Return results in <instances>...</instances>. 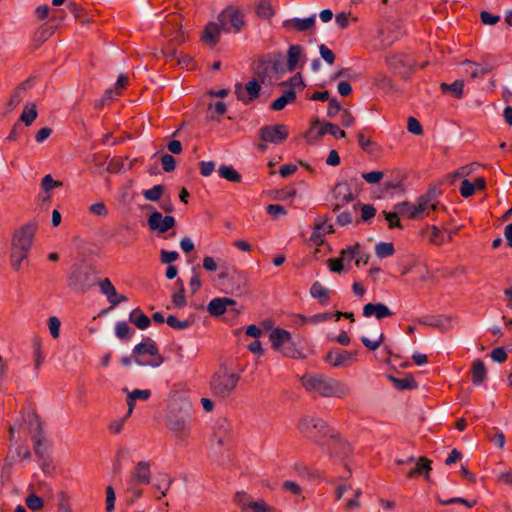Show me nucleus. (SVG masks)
I'll list each match as a JSON object with an SVG mask.
<instances>
[{"instance_id": "48", "label": "nucleus", "mask_w": 512, "mask_h": 512, "mask_svg": "<svg viewBox=\"0 0 512 512\" xmlns=\"http://www.w3.org/2000/svg\"><path fill=\"white\" fill-rule=\"evenodd\" d=\"M115 500H116V496H115V491L113 489L112 486H107L106 487V512H113L114 509H115Z\"/></svg>"}, {"instance_id": "35", "label": "nucleus", "mask_w": 512, "mask_h": 512, "mask_svg": "<svg viewBox=\"0 0 512 512\" xmlns=\"http://www.w3.org/2000/svg\"><path fill=\"white\" fill-rule=\"evenodd\" d=\"M395 253V249L392 243L379 242L375 246V254L378 258L390 257Z\"/></svg>"}, {"instance_id": "10", "label": "nucleus", "mask_w": 512, "mask_h": 512, "mask_svg": "<svg viewBox=\"0 0 512 512\" xmlns=\"http://www.w3.org/2000/svg\"><path fill=\"white\" fill-rule=\"evenodd\" d=\"M151 480L150 463L148 461H139L128 481L129 488L133 490L134 495L140 496L141 491L136 490L137 485H148Z\"/></svg>"}, {"instance_id": "38", "label": "nucleus", "mask_w": 512, "mask_h": 512, "mask_svg": "<svg viewBox=\"0 0 512 512\" xmlns=\"http://www.w3.org/2000/svg\"><path fill=\"white\" fill-rule=\"evenodd\" d=\"M256 13L259 17L268 19L273 16L274 12L268 0H260L256 6Z\"/></svg>"}, {"instance_id": "34", "label": "nucleus", "mask_w": 512, "mask_h": 512, "mask_svg": "<svg viewBox=\"0 0 512 512\" xmlns=\"http://www.w3.org/2000/svg\"><path fill=\"white\" fill-rule=\"evenodd\" d=\"M325 134L332 135L336 138H344L346 135L344 130H341L336 124L333 123H325L321 126L318 135L323 136Z\"/></svg>"}, {"instance_id": "37", "label": "nucleus", "mask_w": 512, "mask_h": 512, "mask_svg": "<svg viewBox=\"0 0 512 512\" xmlns=\"http://www.w3.org/2000/svg\"><path fill=\"white\" fill-rule=\"evenodd\" d=\"M29 251L11 248V265L15 270H19L22 261L28 256Z\"/></svg>"}, {"instance_id": "33", "label": "nucleus", "mask_w": 512, "mask_h": 512, "mask_svg": "<svg viewBox=\"0 0 512 512\" xmlns=\"http://www.w3.org/2000/svg\"><path fill=\"white\" fill-rule=\"evenodd\" d=\"M29 431L33 436L43 435L42 421L36 413H30L28 416Z\"/></svg>"}, {"instance_id": "58", "label": "nucleus", "mask_w": 512, "mask_h": 512, "mask_svg": "<svg viewBox=\"0 0 512 512\" xmlns=\"http://www.w3.org/2000/svg\"><path fill=\"white\" fill-rule=\"evenodd\" d=\"M475 192V186L472 185V183L465 179L461 182V186H460V194L462 197L464 198H468L470 196H472Z\"/></svg>"}, {"instance_id": "9", "label": "nucleus", "mask_w": 512, "mask_h": 512, "mask_svg": "<svg viewBox=\"0 0 512 512\" xmlns=\"http://www.w3.org/2000/svg\"><path fill=\"white\" fill-rule=\"evenodd\" d=\"M68 286L77 293H85L91 286L90 272L81 265H75L67 278Z\"/></svg>"}, {"instance_id": "12", "label": "nucleus", "mask_w": 512, "mask_h": 512, "mask_svg": "<svg viewBox=\"0 0 512 512\" xmlns=\"http://www.w3.org/2000/svg\"><path fill=\"white\" fill-rule=\"evenodd\" d=\"M147 223L152 231H157L158 233L163 234L173 228L176 221L173 216H163L159 211H154L148 217Z\"/></svg>"}, {"instance_id": "31", "label": "nucleus", "mask_w": 512, "mask_h": 512, "mask_svg": "<svg viewBox=\"0 0 512 512\" xmlns=\"http://www.w3.org/2000/svg\"><path fill=\"white\" fill-rule=\"evenodd\" d=\"M435 205L430 203L427 199H420L418 204L414 206L412 212H411V218H419L422 216L423 213H426V215H429V210H434Z\"/></svg>"}, {"instance_id": "23", "label": "nucleus", "mask_w": 512, "mask_h": 512, "mask_svg": "<svg viewBox=\"0 0 512 512\" xmlns=\"http://www.w3.org/2000/svg\"><path fill=\"white\" fill-rule=\"evenodd\" d=\"M315 24V16L300 19L293 18L283 22L285 28L294 27L297 31H307L313 28Z\"/></svg>"}, {"instance_id": "46", "label": "nucleus", "mask_w": 512, "mask_h": 512, "mask_svg": "<svg viewBox=\"0 0 512 512\" xmlns=\"http://www.w3.org/2000/svg\"><path fill=\"white\" fill-rule=\"evenodd\" d=\"M127 419L128 418L126 416H123L122 418L111 421L108 425L109 432L115 435L120 434Z\"/></svg>"}, {"instance_id": "51", "label": "nucleus", "mask_w": 512, "mask_h": 512, "mask_svg": "<svg viewBox=\"0 0 512 512\" xmlns=\"http://www.w3.org/2000/svg\"><path fill=\"white\" fill-rule=\"evenodd\" d=\"M61 185H62V183L60 181L54 180L50 174L45 175L41 181V187L46 192H48L56 187H59Z\"/></svg>"}, {"instance_id": "16", "label": "nucleus", "mask_w": 512, "mask_h": 512, "mask_svg": "<svg viewBox=\"0 0 512 512\" xmlns=\"http://www.w3.org/2000/svg\"><path fill=\"white\" fill-rule=\"evenodd\" d=\"M356 351L341 350L339 348L332 349L326 356V361L333 367L344 366L348 362H352L356 359Z\"/></svg>"}, {"instance_id": "21", "label": "nucleus", "mask_w": 512, "mask_h": 512, "mask_svg": "<svg viewBox=\"0 0 512 512\" xmlns=\"http://www.w3.org/2000/svg\"><path fill=\"white\" fill-rule=\"evenodd\" d=\"M430 470L431 461L428 460L426 457H420L415 463L414 467H412L406 472V476L408 478H415L421 474H424L425 477H428Z\"/></svg>"}, {"instance_id": "7", "label": "nucleus", "mask_w": 512, "mask_h": 512, "mask_svg": "<svg viewBox=\"0 0 512 512\" xmlns=\"http://www.w3.org/2000/svg\"><path fill=\"white\" fill-rule=\"evenodd\" d=\"M360 185L361 182L357 177H352L344 182L336 184L333 188V197L336 200L333 211H338L344 205L354 201L356 195L354 194L353 189L357 190Z\"/></svg>"}, {"instance_id": "18", "label": "nucleus", "mask_w": 512, "mask_h": 512, "mask_svg": "<svg viewBox=\"0 0 512 512\" xmlns=\"http://www.w3.org/2000/svg\"><path fill=\"white\" fill-rule=\"evenodd\" d=\"M385 62L394 71H401L403 68L411 69L414 66V59L405 53L389 55L385 58Z\"/></svg>"}, {"instance_id": "43", "label": "nucleus", "mask_w": 512, "mask_h": 512, "mask_svg": "<svg viewBox=\"0 0 512 512\" xmlns=\"http://www.w3.org/2000/svg\"><path fill=\"white\" fill-rule=\"evenodd\" d=\"M384 339H385V336L384 334L381 332L379 335H378V338L376 340H370L368 337L366 336H362L361 337V342L363 343V345L370 351H375L377 350L380 345L384 342Z\"/></svg>"}, {"instance_id": "57", "label": "nucleus", "mask_w": 512, "mask_h": 512, "mask_svg": "<svg viewBox=\"0 0 512 512\" xmlns=\"http://www.w3.org/2000/svg\"><path fill=\"white\" fill-rule=\"evenodd\" d=\"M407 129L410 133L414 134V135H422L423 134V128H422V125L420 124V122L414 118V117H409L408 118V125H407Z\"/></svg>"}, {"instance_id": "5", "label": "nucleus", "mask_w": 512, "mask_h": 512, "mask_svg": "<svg viewBox=\"0 0 512 512\" xmlns=\"http://www.w3.org/2000/svg\"><path fill=\"white\" fill-rule=\"evenodd\" d=\"M132 358L140 366L159 367L164 362L156 343L149 337L134 347Z\"/></svg>"}, {"instance_id": "44", "label": "nucleus", "mask_w": 512, "mask_h": 512, "mask_svg": "<svg viewBox=\"0 0 512 512\" xmlns=\"http://www.w3.org/2000/svg\"><path fill=\"white\" fill-rule=\"evenodd\" d=\"M26 505L32 511L41 510L44 506L43 499L35 494H30L26 498Z\"/></svg>"}, {"instance_id": "28", "label": "nucleus", "mask_w": 512, "mask_h": 512, "mask_svg": "<svg viewBox=\"0 0 512 512\" xmlns=\"http://www.w3.org/2000/svg\"><path fill=\"white\" fill-rule=\"evenodd\" d=\"M373 84L386 93H390L394 90V83L392 79L383 73H378L373 78Z\"/></svg>"}, {"instance_id": "25", "label": "nucleus", "mask_w": 512, "mask_h": 512, "mask_svg": "<svg viewBox=\"0 0 512 512\" xmlns=\"http://www.w3.org/2000/svg\"><path fill=\"white\" fill-rule=\"evenodd\" d=\"M296 100V93L293 89L286 90L282 96L278 97L270 104V109L280 111L285 108L287 104L293 103Z\"/></svg>"}, {"instance_id": "40", "label": "nucleus", "mask_w": 512, "mask_h": 512, "mask_svg": "<svg viewBox=\"0 0 512 512\" xmlns=\"http://www.w3.org/2000/svg\"><path fill=\"white\" fill-rule=\"evenodd\" d=\"M163 191H164L163 185L158 184V185L153 186L151 189L144 190L143 196L146 200L155 202L161 198Z\"/></svg>"}, {"instance_id": "11", "label": "nucleus", "mask_w": 512, "mask_h": 512, "mask_svg": "<svg viewBox=\"0 0 512 512\" xmlns=\"http://www.w3.org/2000/svg\"><path fill=\"white\" fill-rule=\"evenodd\" d=\"M288 135V127L285 124L266 125L259 130V136L263 142L275 145L285 142Z\"/></svg>"}, {"instance_id": "2", "label": "nucleus", "mask_w": 512, "mask_h": 512, "mask_svg": "<svg viewBox=\"0 0 512 512\" xmlns=\"http://www.w3.org/2000/svg\"><path fill=\"white\" fill-rule=\"evenodd\" d=\"M301 383L308 392L322 397L343 398L351 392L346 383L319 373L304 374L301 377Z\"/></svg>"}, {"instance_id": "19", "label": "nucleus", "mask_w": 512, "mask_h": 512, "mask_svg": "<svg viewBox=\"0 0 512 512\" xmlns=\"http://www.w3.org/2000/svg\"><path fill=\"white\" fill-rule=\"evenodd\" d=\"M393 312L383 303H368L363 307V316H375L376 319L381 320L391 317Z\"/></svg>"}, {"instance_id": "14", "label": "nucleus", "mask_w": 512, "mask_h": 512, "mask_svg": "<svg viewBox=\"0 0 512 512\" xmlns=\"http://www.w3.org/2000/svg\"><path fill=\"white\" fill-rule=\"evenodd\" d=\"M235 306V300L228 297H221L212 299L208 304L207 310L210 315L217 317L223 315L227 311L238 313L239 311L235 308Z\"/></svg>"}, {"instance_id": "56", "label": "nucleus", "mask_w": 512, "mask_h": 512, "mask_svg": "<svg viewBox=\"0 0 512 512\" xmlns=\"http://www.w3.org/2000/svg\"><path fill=\"white\" fill-rule=\"evenodd\" d=\"M319 53L326 63L332 65L335 61V55L325 44L319 46Z\"/></svg>"}, {"instance_id": "4", "label": "nucleus", "mask_w": 512, "mask_h": 512, "mask_svg": "<svg viewBox=\"0 0 512 512\" xmlns=\"http://www.w3.org/2000/svg\"><path fill=\"white\" fill-rule=\"evenodd\" d=\"M299 432L307 439L322 444L326 437L334 438V432L329 425L318 417L304 416L298 424Z\"/></svg>"}, {"instance_id": "15", "label": "nucleus", "mask_w": 512, "mask_h": 512, "mask_svg": "<svg viewBox=\"0 0 512 512\" xmlns=\"http://www.w3.org/2000/svg\"><path fill=\"white\" fill-rule=\"evenodd\" d=\"M420 235L433 245H443L452 240L451 233L441 231L437 226H426L420 231Z\"/></svg>"}, {"instance_id": "13", "label": "nucleus", "mask_w": 512, "mask_h": 512, "mask_svg": "<svg viewBox=\"0 0 512 512\" xmlns=\"http://www.w3.org/2000/svg\"><path fill=\"white\" fill-rule=\"evenodd\" d=\"M261 86L256 79H252L246 83L243 88L242 84H236L235 93L237 98L245 104H249L259 96Z\"/></svg>"}, {"instance_id": "39", "label": "nucleus", "mask_w": 512, "mask_h": 512, "mask_svg": "<svg viewBox=\"0 0 512 512\" xmlns=\"http://www.w3.org/2000/svg\"><path fill=\"white\" fill-rule=\"evenodd\" d=\"M389 378L393 382L395 388H397L398 390L412 389L416 386L414 379L411 377L400 379L390 376Z\"/></svg>"}, {"instance_id": "3", "label": "nucleus", "mask_w": 512, "mask_h": 512, "mask_svg": "<svg viewBox=\"0 0 512 512\" xmlns=\"http://www.w3.org/2000/svg\"><path fill=\"white\" fill-rule=\"evenodd\" d=\"M240 381V374L227 368H220L210 379L209 387L213 397L225 401L235 391Z\"/></svg>"}, {"instance_id": "17", "label": "nucleus", "mask_w": 512, "mask_h": 512, "mask_svg": "<svg viewBox=\"0 0 512 512\" xmlns=\"http://www.w3.org/2000/svg\"><path fill=\"white\" fill-rule=\"evenodd\" d=\"M100 292L107 296L108 302L111 307H115L118 304L127 301V297L122 294H118L116 288L112 284L109 278H105L99 282Z\"/></svg>"}, {"instance_id": "47", "label": "nucleus", "mask_w": 512, "mask_h": 512, "mask_svg": "<svg viewBox=\"0 0 512 512\" xmlns=\"http://www.w3.org/2000/svg\"><path fill=\"white\" fill-rule=\"evenodd\" d=\"M130 332H131V329L126 322L120 321V322L116 323L115 334L118 338L126 339L130 336Z\"/></svg>"}, {"instance_id": "52", "label": "nucleus", "mask_w": 512, "mask_h": 512, "mask_svg": "<svg viewBox=\"0 0 512 512\" xmlns=\"http://www.w3.org/2000/svg\"><path fill=\"white\" fill-rule=\"evenodd\" d=\"M160 478L161 479L158 480V483L155 485V487L161 491L162 496H166L172 483V479L165 474L161 475Z\"/></svg>"}, {"instance_id": "49", "label": "nucleus", "mask_w": 512, "mask_h": 512, "mask_svg": "<svg viewBox=\"0 0 512 512\" xmlns=\"http://www.w3.org/2000/svg\"><path fill=\"white\" fill-rule=\"evenodd\" d=\"M60 326H61V322L56 316H51L48 319L49 331H50L51 336L54 339L58 338L60 335Z\"/></svg>"}, {"instance_id": "59", "label": "nucleus", "mask_w": 512, "mask_h": 512, "mask_svg": "<svg viewBox=\"0 0 512 512\" xmlns=\"http://www.w3.org/2000/svg\"><path fill=\"white\" fill-rule=\"evenodd\" d=\"M384 174L381 171H372L362 174V178L370 184L378 183L382 180Z\"/></svg>"}, {"instance_id": "6", "label": "nucleus", "mask_w": 512, "mask_h": 512, "mask_svg": "<svg viewBox=\"0 0 512 512\" xmlns=\"http://www.w3.org/2000/svg\"><path fill=\"white\" fill-rule=\"evenodd\" d=\"M269 339L272 348L283 354L285 357L299 358L301 356V353L296 348V345L292 340V335L289 331L281 328H275L270 333Z\"/></svg>"}, {"instance_id": "24", "label": "nucleus", "mask_w": 512, "mask_h": 512, "mask_svg": "<svg viewBox=\"0 0 512 512\" xmlns=\"http://www.w3.org/2000/svg\"><path fill=\"white\" fill-rule=\"evenodd\" d=\"M487 377V369L484 362L477 359L473 362L471 368V378L474 385H481Z\"/></svg>"}, {"instance_id": "60", "label": "nucleus", "mask_w": 512, "mask_h": 512, "mask_svg": "<svg viewBox=\"0 0 512 512\" xmlns=\"http://www.w3.org/2000/svg\"><path fill=\"white\" fill-rule=\"evenodd\" d=\"M328 267L333 273H342L344 271V262L338 258H332L327 261Z\"/></svg>"}, {"instance_id": "63", "label": "nucleus", "mask_w": 512, "mask_h": 512, "mask_svg": "<svg viewBox=\"0 0 512 512\" xmlns=\"http://www.w3.org/2000/svg\"><path fill=\"white\" fill-rule=\"evenodd\" d=\"M89 211L97 216L106 217L108 210L103 202H97L89 207Z\"/></svg>"}, {"instance_id": "22", "label": "nucleus", "mask_w": 512, "mask_h": 512, "mask_svg": "<svg viewBox=\"0 0 512 512\" xmlns=\"http://www.w3.org/2000/svg\"><path fill=\"white\" fill-rule=\"evenodd\" d=\"M303 48L298 44L291 45L287 51V70L293 72L302 58Z\"/></svg>"}, {"instance_id": "45", "label": "nucleus", "mask_w": 512, "mask_h": 512, "mask_svg": "<svg viewBox=\"0 0 512 512\" xmlns=\"http://www.w3.org/2000/svg\"><path fill=\"white\" fill-rule=\"evenodd\" d=\"M166 323L173 329H176V330H183V329H186L190 326V321L188 320H179L177 317L173 316V315H169L167 318H166Z\"/></svg>"}, {"instance_id": "30", "label": "nucleus", "mask_w": 512, "mask_h": 512, "mask_svg": "<svg viewBox=\"0 0 512 512\" xmlns=\"http://www.w3.org/2000/svg\"><path fill=\"white\" fill-rule=\"evenodd\" d=\"M310 294L313 298L319 299L323 304H326L329 300V290L319 282L312 284Z\"/></svg>"}, {"instance_id": "41", "label": "nucleus", "mask_w": 512, "mask_h": 512, "mask_svg": "<svg viewBox=\"0 0 512 512\" xmlns=\"http://www.w3.org/2000/svg\"><path fill=\"white\" fill-rule=\"evenodd\" d=\"M24 97H25V95L22 94V90L14 89V91L6 105L5 114L14 110L22 102Z\"/></svg>"}, {"instance_id": "1", "label": "nucleus", "mask_w": 512, "mask_h": 512, "mask_svg": "<svg viewBox=\"0 0 512 512\" xmlns=\"http://www.w3.org/2000/svg\"><path fill=\"white\" fill-rule=\"evenodd\" d=\"M245 26L244 14L235 6H228L218 15L217 22H209L204 29L202 40L215 46L221 32L237 34Z\"/></svg>"}, {"instance_id": "54", "label": "nucleus", "mask_w": 512, "mask_h": 512, "mask_svg": "<svg viewBox=\"0 0 512 512\" xmlns=\"http://www.w3.org/2000/svg\"><path fill=\"white\" fill-rule=\"evenodd\" d=\"M234 501L238 504L243 510L250 507L252 500L245 492H237L234 496Z\"/></svg>"}, {"instance_id": "64", "label": "nucleus", "mask_w": 512, "mask_h": 512, "mask_svg": "<svg viewBox=\"0 0 512 512\" xmlns=\"http://www.w3.org/2000/svg\"><path fill=\"white\" fill-rule=\"evenodd\" d=\"M266 211L273 218H278L280 215H285L286 214L285 208L283 206H281V205H278V204H270V205H268L266 207Z\"/></svg>"}, {"instance_id": "36", "label": "nucleus", "mask_w": 512, "mask_h": 512, "mask_svg": "<svg viewBox=\"0 0 512 512\" xmlns=\"http://www.w3.org/2000/svg\"><path fill=\"white\" fill-rule=\"evenodd\" d=\"M176 284L179 286V290L173 293L172 295V303L177 308H182L186 305V298L184 295L185 288L181 279L176 281Z\"/></svg>"}, {"instance_id": "55", "label": "nucleus", "mask_w": 512, "mask_h": 512, "mask_svg": "<svg viewBox=\"0 0 512 512\" xmlns=\"http://www.w3.org/2000/svg\"><path fill=\"white\" fill-rule=\"evenodd\" d=\"M376 214V209L371 204H364L361 207V219L364 222L370 221Z\"/></svg>"}, {"instance_id": "26", "label": "nucleus", "mask_w": 512, "mask_h": 512, "mask_svg": "<svg viewBox=\"0 0 512 512\" xmlns=\"http://www.w3.org/2000/svg\"><path fill=\"white\" fill-rule=\"evenodd\" d=\"M129 321L141 330L147 329L151 324V319L140 308H135L130 312Z\"/></svg>"}, {"instance_id": "32", "label": "nucleus", "mask_w": 512, "mask_h": 512, "mask_svg": "<svg viewBox=\"0 0 512 512\" xmlns=\"http://www.w3.org/2000/svg\"><path fill=\"white\" fill-rule=\"evenodd\" d=\"M218 172L220 177L233 183H239L242 179L241 174L231 166L222 165L219 167Z\"/></svg>"}, {"instance_id": "29", "label": "nucleus", "mask_w": 512, "mask_h": 512, "mask_svg": "<svg viewBox=\"0 0 512 512\" xmlns=\"http://www.w3.org/2000/svg\"><path fill=\"white\" fill-rule=\"evenodd\" d=\"M37 115L38 112L36 105L34 103H27L20 116V121H22L26 126H30L37 118Z\"/></svg>"}, {"instance_id": "27", "label": "nucleus", "mask_w": 512, "mask_h": 512, "mask_svg": "<svg viewBox=\"0 0 512 512\" xmlns=\"http://www.w3.org/2000/svg\"><path fill=\"white\" fill-rule=\"evenodd\" d=\"M440 88L443 93L451 92L457 99H460L463 96L464 81L455 80L451 84L443 82L441 83Z\"/></svg>"}, {"instance_id": "8", "label": "nucleus", "mask_w": 512, "mask_h": 512, "mask_svg": "<svg viewBox=\"0 0 512 512\" xmlns=\"http://www.w3.org/2000/svg\"><path fill=\"white\" fill-rule=\"evenodd\" d=\"M37 227V223L29 222L17 229L13 234L12 248L30 251Z\"/></svg>"}, {"instance_id": "62", "label": "nucleus", "mask_w": 512, "mask_h": 512, "mask_svg": "<svg viewBox=\"0 0 512 512\" xmlns=\"http://www.w3.org/2000/svg\"><path fill=\"white\" fill-rule=\"evenodd\" d=\"M192 273H193V275L190 279L189 286H190L191 293L196 294L201 287V280H200L199 274L197 272V269L195 267L192 269Z\"/></svg>"}, {"instance_id": "50", "label": "nucleus", "mask_w": 512, "mask_h": 512, "mask_svg": "<svg viewBox=\"0 0 512 512\" xmlns=\"http://www.w3.org/2000/svg\"><path fill=\"white\" fill-rule=\"evenodd\" d=\"M438 502L441 505H452V504L460 503V504L466 505L468 508H472L476 505V501H468L467 499H464L462 497H454V498H450L447 500L439 499Z\"/></svg>"}, {"instance_id": "20", "label": "nucleus", "mask_w": 512, "mask_h": 512, "mask_svg": "<svg viewBox=\"0 0 512 512\" xmlns=\"http://www.w3.org/2000/svg\"><path fill=\"white\" fill-rule=\"evenodd\" d=\"M169 429L179 436H186L189 431L190 421L189 416L182 417H170L168 420Z\"/></svg>"}, {"instance_id": "61", "label": "nucleus", "mask_w": 512, "mask_h": 512, "mask_svg": "<svg viewBox=\"0 0 512 512\" xmlns=\"http://www.w3.org/2000/svg\"><path fill=\"white\" fill-rule=\"evenodd\" d=\"M383 214L385 216V219L388 222V226L390 229H393L396 227H398V228L402 227L397 213L384 211Z\"/></svg>"}, {"instance_id": "53", "label": "nucleus", "mask_w": 512, "mask_h": 512, "mask_svg": "<svg viewBox=\"0 0 512 512\" xmlns=\"http://www.w3.org/2000/svg\"><path fill=\"white\" fill-rule=\"evenodd\" d=\"M161 164L165 172H172L176 167V161L170 154H164L161 156Z\"/></svg>"}, {"instance_id": "42", "label": "nucleus", "mask_w": 512, "mask_h": 512, "mask_svg": "<svg viewBox=\"0 0 512 512\" xmlns=\"http://www.w3.org/2000/svg\"><path fill=\"white\" fill-rule=\"evenodd\" d=\"M360 248V245L356 243L355 245L348 246L346 249H342L340 252V259L349 264L352 260H355V255H357V249Z\"/></svg>"}]
</instances>
